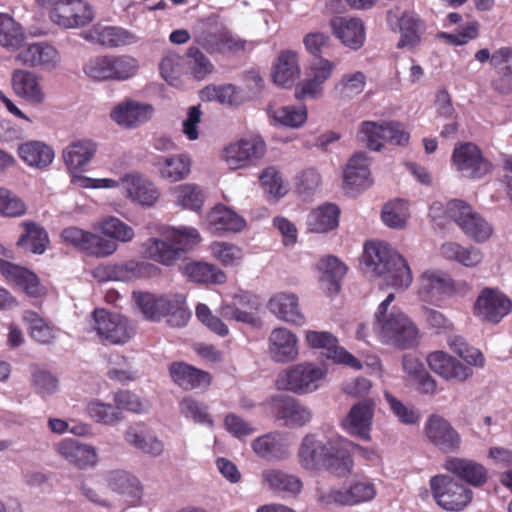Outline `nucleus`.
Instances as JSON below:
<instances>
[{"label":"nucleus","instance_id":"f257e3e1","mask_svg":"<svg viewBox=\"0 0 512 512\" xmlns=\"http://www.w3.org/2000/svg\"><path fill=\"white\" fill-rule=\"evenodd\" d=\"M159 234V237L146 239L140 248L143 258L163 266H172L201 241L200 233L194 227L163 226Z\"/></svg>","mask_w":512,"mask_h":512},{"label":"nucleus","instance_id":"f03ea898","mask_svg":"<svg viewBox=\"0 0 512 512\" xmlns=\"http://www.w3.org/2000/svg\"><path fill=\"white\" fill-rule=\"evenodd\" d=\"M301 466L306 470L326 469L340 477L349 475L354 466L352 456L342 444L331 441L323 442L314 435L303 438L298 450Z\"/></svg>","mask_w":512,"mask_h":512},{"label":"nucleus","instance_id":"7ed1b4c3","mask_svg":"<svg viewBox=\"0 0 512 512\" xmlns=\"http://www.w3.org/2000/svg\"><path fill=\"white\" fill-rule=\"evenodd\" d=\"M366 268L384 276L386 284L396 289H406L413 280L406 259L384 242H367L362 255Z\"/></svg>","mask_w":512,"mask_h":512},{"label":"nucleus","instance_id":"20e7f679","mask_svg":"<svg viewBox=\"0 0 512 512\" xmlns=\"http://www.w3.org/2000/svg\"><path fill=\"white\" fill-rule=\"evenodd\" d=\"M133 298L146 319L157 321L168 317L174 327H183L191 317L186 299L181 294L155 296L148 292H134Z\"/></svg>","mask_w":512,"mask_h":512},{"label":"nucleus","instance_id":"39448f33","mask_svg":"<svg viewBox=\"0 0 512 512\" xmlns=\"http://www.w3.org/2000/svg\"><path fill=\"white\" fill-rule=\"evenodd\" d=\"M266 152L264 139L260 135H251L225 145L219 152V158L229 170L236 171L257 166Z\"/></svg>","mask_w":512,"mask_h":512},{"label":"nucleus","instance_id":"423d86ee","mask_svg":"<svg viewBox=\"0 0 512 512\" xmlns=\"http://www.w3.org/2000/svg\"><path fill=\"white\" fill-rule=\"evenodd\" d=\"M327 375L324 367L310 362L290 366L277 377L280 389L304 395L316 391Z\"/></svg>","mask_w":512,"mask_h":512},{"label":"nucleus","instance_id":"0eeeda50","mask_svg":"<svg viewBox=\"0 0 512 512\" xmlns=\"http://www.w3.org/2000/svg\"><path fill=\"white\" fill-rule=\"evenodd\" d=\"M93 329L102 342L112 345H123L136 334L134 323L126 316L110 312L104 308H96L92 313Z\"/></svg>","mask_w":512,"mask_h":512},{"label":"nucleus","instance_id":"6e6552de","mask_svg":"<svg viewBox=\"0 0 512 512\" xmlns=\"http://www.w3.org/2000/svg\"><path fill=\"white\" fill-rule=\"evenodd\" d=\"M386 23L391 31L400 33L398 49L417 46L426 30L425 22L418 14L414 11H401L399 6L386 12Z\"/></svg>","mask_w":512,"mask_h":512},{"label":"nucleus","instance_id":"1a4fd4ad","mask_svg":"<svg viewBox=\"0 0 512 512\" xmlns=\"http://www.w3.org/2000/svg\"><path fill=\"white\" fill-rule=\"evenodd\" d=\"M379 326V338L382 343L392 344L401 349L411 348L416 344L418 330L403 313H390L375 319Z\"/></svg>","mask_w":512,"mask_h":512},{"label":"nucleus","instance_id":"9d476101","mask_svg":"<svg viewBox=\"0 0 512 512\" xmlns=\"http://www.w3.org/2000/svg\"><path fill=\"white\" fill-rule=\"evenodd\" d=\"M430 488L436 503L445 510H462L472 499L469 488L447 475L433 476L430 479Z\"/></svg>","mask_w":512,"mask_h":512},{"label":"nucleus","instance_id":"9b49d317","mask_svg":"<svg viewBox=\"0 0 512 512\" xmlns=\"http://www.w3.org/2000/svg\"><path fill=\"white\" fill-rule=\"evenodd\" d=\"M452 166L465 178L480 179L491 172L492 164L472 142L458 143L451 156Z\"/></svg>","mask_w":512,"mask_h":512},{"label":"nucleus","instance_id":"f8f14e48","mask_svg":"<svg viewBox=\"0 0 512 512\" xmlns=\"http://www.w3.org/2000/svg\"><path fill=\"white\" fill-rule=\"evenodd\" d=\"M451 219L458 224L463 232L477 242L487 241L493 229L491 225L479 214L473 212L472 207L462 200H451L447 206Z\"/></svg>","mask_w":512,"mask_h":512},{"label":"nucleus","instance_id":"ddd939ff","mask_svg":"<svg viewBox=\"0 0 512 512\" xmlns=\"http://www.w3.org/2000/svg\"><path fill=\"white\" fill-rule=\"evenodd\" d=\"M61 237L67 245L97 258L108 257L118 249L116 242L78 227L65 228Z\"/></svg>","mask_w":512,"mask_h":512},{"label":"nucleus","instance_id":"4468645a","mask_svg":"<svg viewBox=\"0 0 512 512\" xmlns=\"http://www.w3.org/2000/svg\"><path fill=\"white\" fill-rule=\"evenodd\" d=\"M305 340L309 347L312 349H321L322 354L334 363L343 364L355 370L362 368L360 360L346 349L339 346L337 337L331 332L309 330L305 333Z\"/></svg>","mask_w":512,"mask_h":512},{"label":"nucleus","instance_id":"2eb2a0df","mask_svg":"<svg viewBox=\"0 0 512 512\" xmlns=\"http://www.w3.org/2000/svg\"><path fill=\"white\" fill-rule=\"evenodd\" d=\"M50 18L65 28L85 26L94 19V10L83 0H62L53 5Z\"/></svg>","mask_w":512,"mask_h":512},{"label":"nucleus","instance_id":"dca6fc26","mask_svg":"<svg viewBox=\"0 0 512 512\" xmlns=\"http://www.w3.org/2000/svg\"><path fill=\"white\" fill-rule=\"evenodd\" d=\"M261 303L259 298L248 292H240L233 297L231 303L221 305L219 314L227 321H237L244 324L257 327L260 325V319L256 312Z\"/></svg>","mask_w":512,"mask_h":512},{"label":"nucleus","instance_id":"f3484780","mask_svg":"<svg viewBox=\"0 0 512 512\" xmlns=\"http://www.w3.org/2000/svg\"><path fill=\"white\" fill-rule=\"evenodd\" d=\"M424 432L429 442L442 452H455L460 448L461 437L459 433L445 418L437 414L428 417Z\"/></svg>","mask_w":512,"mask_h":512},{"label":"nucleus","instance_id":"a211bd4d","mask_svg":"<svg viewBox=\"0 0 512 512\" xmlns=\"http://www.w3.org/2000/svg\"><path fill=\"white\" fill-rule=\"evenodd\" d=\"M154 112V107L149 103L125 98L111 109L110 118L119 126L133 127L146 124Z\"/></svg>","mask_w":512,"mask_h":512},{"label":"nucleus","instance_id":"6ab92c4d","mask_svg":"<svg viewBox=\"0 0 512 512\" xmlns=\"http://www.w3.org/2000/svg\"><path fill=\"white\" fill-rule=\"evenodd\" d=\"M512 309L511 300L499 291L484 289L478 296L474 313L483 321L498 323Z\"/></svg>","mask_w":512,"mask_h":512},{"label":"nucleus","instance_id":"aec40b11","mask_svg":"<svg viewBox=\"0 0 512 512\" xmlns=\"http://www.w3.org/2000/svg\"><path fill=\"white\" fill-rule=\"evenodd\" d=\"M456 291L451 276L440 270H426L419 277V296L424 301L434 302Z\"/></svg>","mask_w":512,"mask_h":512},{"label":"nucleus","instance_id":"412c9836","mask_svg":"<svg viewBox=\"0 0 512 512\" xmlns=\"http://www.w3.org/2000/svg\"><path fill=\"white\" fill-rule=\"evenodd\" d=\"M105 481L108 488L121 495L128 505H140L143 486L136 476L125 470H113L106 475Z\"/></svg>","mask_w":512,"mask_h":512},{"label":"nucleus","instance_id":"4be33fe9","mask_svg":"<svg viewBox=\"0 0 512 512\" xmlns=\"http://www.w3.org/2000/svg\"><path fill=\"white\" fill-rule=\"evenodd\" d=\"M168 371L174 384L183 390L206 389L212 381V376L209 372L198 369L183 361L172 362L169 365Z\"/></svg>","mask_w":512,"mask_h":512},{"label":"nucleus","instance_id":"5701e85b","mask_svg":"<svg viewBox=\"0 0 512 512\" xmlns=\"http://www.w3.org/2000/svg\"><path fill=\"white\" fill-rule=\"evenodd\" d=\"M57 453L78 469L94 467L98 462L96 449L76 439L66 438L57 443Z\"/></svg>","mask_w":512,"mask_h":512},{"label":"nucleus","instance_id":"b1692460","mask_svg":"<svg viewBox=\"0 0 512 512\" xmlns=\"http://www.w3.org/2000/svg\"><path fill=\"white\" fill-rule=\"evenodd\" d=\"M297 337L289 329L278 327L271 331L268 338V351L273 361L287 363L298 356Z\"/></svg>","mask_w":512,"mask_h":512},{"label":"nucleus","instance_id":"393cba45","mask_svg":"<svg viewBox=\"0 0 512 512\" xmlns=\"http://www.w3.org/2000/svg\"><path fill=\"white\" fill-rule=\"evenodd\" d=\"M271 410L276 418L287 426H304L312 418L311 411L298 400L289 396H277L271 401Z\"/></svg>","mask_w":512,"mask_h":512},{"label":"nucleus","instance_id":"a878e982","mask_svg":"<svg viewBox=\"0 0 512 512\" xmlns=\"http://www.w3.org/2000/svg\"><path fill=\"white\" fill-rule=\"evenodd\" d=\"M334 36L353 50L361 48L365 42V27L361 19L335 16L330 20Z\"/></svg>","mask_w":512,"mask_h":512},{"label":"nucleus","instance_id":"bb28decb","mask_svg":"<svg viewBox=\"0 0 512 512\" xmlns=\"http://www.w3.org/2000/svg\"><path fill=\"white\" fill-rule=\"evenodd\" d=\"M427 363L432 371L445 379L465 381L473 371L444 351H434L427 356Z\"/></svg>","mask_w":512,"mask_h":512},{"label":"nucleus","instance_id":"cd10ccee","mask_svg":"<svg viewBox=\"0 0 512 512\" xmlns=\"http://www.w3.org/2000/svg\"><path fill=\"white\" fill-rule=\"evenodd\" d=\"M16 59L26 66H39L51 70L60 62V55L52 45L41 42L23 47L18 52Z\"/></svg>","mask_w":512,"mask_h":512},{"label":"nucleus","instance_id":"c85d7f7f","mask_svg":"<svg viewBox=\"0 0 512 512\" xmlns=\"http://www.w3.org/2000/svg\"><path fill=\"white\" fill-rule=\"evenodd\" d=\"M0 273L7 281L22 288L27 295L38 297L41 294L39 278L31 270L0 259Z\"/></svg>","mask_w":512,"mask_h":512},{"label":"nucleus","instance_id":"c756f323","mask_svg":"<svg viewBox=\"0 0 512 512\" xmlns=\"http://www.w3.org/2000/svg\"><path fill=\"white\" fill-rule=\"evenodd\" d=\"M267 307L271 313L285 322L295 325L305 323V317L299 307L298 297L293 293L279 292L275 294L269 299Z\"/></svg>","mask_w":512,"mask_h":512},{"label":"nucleus","instance_id":"7c9ffc66","mask_svg":"<svg viewBox=\"0 0 512 512\" xmlns=\"http://www.w3.org/2000/svg\"><path fill=\"white\" fill-rule=\"evenodd\" d=\"M128 197L142 206L150 207L156 203L160 193L157 187L138 173L127 174L122 178Z\"/></svg>","mask_w":512,"mask_h":512},{"label":"nucleus","instance_id":"2f4dec72","mask_svg":"<svg viewBox=\"0 0 512 512\" xmlns=\"http://www.w3.org/2000/svg\"><path fill=\"white\" fill-rule=\"evenodd\" d=\"M210 229L218 234L237 233L246 227L245 219L224 204L215 205L207 215Z\"/></svg>","mask_w":512,"mask_h":512},{"label":"nucleus","instance_id":"473e14b6","mask_svg":"<svg viewBox=\"0 0 512 512\" xmlns=\"http://www.w3.org/2000/svg\"><path fill=\"white\" fill-rule=\"evenodd\" d=\"M376 495L374 484L367 480H359L352 483L349 488L333 489L329 493L330 501L339 505H356L372 500Z\"/></svg>","mask_w":512,"mask_h":512},{"label":"nucleus","instance_id":"72a5a7b5","mask_svg":"<svg viewBox=\"0 0 512 512\" xmlns=\"http://www.w3.org/2000/svg\"><path fill=\"white\" fill-rule=\"evenodd\" d=\"M12 88L16 95L32 104H41L45 93L38 76L30 71L17 69L12 73Z\"/></svg>","mask_w":512,"mask_h":512},{"label":"nucleus","instance_id":"f704fd0d","mask_svg":"<svg viewBox=\"0 0 512 512\" xmlns=\"http://www.w3.org/2000/svg\"><path fill=\"white\" fill-rule=\"evenodd\" d=\"M357 140L372 151H380L385 145L400 146L408 143L406 130H358Z\"/></svg>","mask_w":512,"mask_h":512},{"label":"nucleus","instance_id":"c9c22d12","mask_svg":"<svg viewBox=\"0 0 512 512\" xmlns=\"http://www.w3.org/2000/svg\"><path fill=\"white\" fill-rule=\"evenodd\" d=\"M340 213V208L329 202L312 209L306 218L307 230L312 233H327L336 229Z\"/></svg>","mask_w":512,"mask_h":512},{"label":"nucleus","instance_id":"e433bc0d","mask_svg":"<svg viewBox=\"0 0 512 512\" xmlns=\"http://www.w3.org/2000/svg\"><path fill=\"white\" fill-rule=\"evenodd\" d=\"M290 443L280 433H268L252 442L254 452L267 460H282L289 454Z\"/></svg>","mask_w":512,"mask_h":512},{"label":"nucleus","instance_id":"4c0bfd02","mask_svg":"<svg viewBox=\"0 0 512 512\" xmlns=\"http://www.w3.org/2000/svg\"><path fill=\"white\" fill-rule=\"evenodd\" d=\"M373 411L374 402L371 399H365L355 404L346 417V425L350 434L368 440Z\"/></svg>","mask_w":512,"mask_h":512},{"label":"nucleus","instance_id":"58836bf2","mask_svg":"<svg viewBox=\"0 0 512 512\" xmlns=\"http://www.w3.org/2000/svg\"><path fill=\"white\" fill-rule=\"evenodd\" d=\"M444 468L474 486H480L487 480L485 467L473 460L450 457L446 460Z\"/></svg>","mask_w":512,"mask_h":512},{"label":"nucleus","instance_id":"ea45409f","mask_svg":"<svg viewBox=\"0 0 512 512\" xmlns=\"http://www.w3.org/2000/svg\"><path fill=\"white\" fill-rule=\"evenodd\" d=\"M86 38L110 48L130 45L137 41L132 32L117 26H95Z\"/></svg>","mask_w":512,"mask_h":512},{"label":"nucleus","instance_id":"a19ab883","mask_svg":"<svg viewBox=\"0 0 512 512\" xmlns=\"http://www.w3.org/2000/svg\"><path fill=\"white\" fill-rule=\"evenodd\" d=\"M344 183L356 190L370 186V170L365 153L356 152L349 159L344 170Z\"/></svg>","mask_w":512,"mask_h":512},{"label":"nucleus","instance_id":"79ce46f5","mask_svg":"<svg viewBox=\"0 0 512 512\" xmlns=\"http://www.w3.org/2000/svg\"><path fill=\"white\" fill-rule=\"evenodd\" d=\"M262 478L271 490L289 497L297 496L303 487L300 478L279 469L264 470Z\"/></svg>","mask_w":512,"mask_h":512},{"label":"nucleus","instance_id":"37998d69","mask_svg":"<svg viewBox=\"0 0 512 512\" xmlns=\"http://www.w3.org/2000/svg\"><path fill=\"white\" fill-rule=\"evenodd\" d=\"M299 75L300 68L297 54L290 50L281 52L273 67L274 83L282 87H291L299 78Z\"/></svg>","mask_w":512,"mask_h":512},{"label":"nucleus","instance_id":"c03bdc74","mask_svg":"<svg viewBox=\"0 0 512 512\" xmlns=\"http://www.w3.org/2000/svg\"><path fill=\"white\" fill-rule=\"evenodd\" d=\"M96 144L91 140H78L68 145L62 153L65 165L69 171L81 170L94 157Z\"/></svg>","mask_w":512,"mask_h":512},{"label":"nucleus","instance_id":"a18cd8bd","mask_svg":"<svg viewBox=\"0 0 512 512\" xmlns=\"http://www.w3.org/2000/svg\"><path fill=\"white\" fill-rule=\"evenodd\" d=\"M24 232L17 241V246L34 254H42L49 243L46 230L34 221H23Z\"/></svg>","mask_w":512,"mask_h":512},{"label":"nucleus","instance_id":"49530a36","mask_svg":"<svg viewBox=\"0 0 512 512\" xmlns=\"http://www.w3.org/2000/svg\"><path fill=\"white\" fill-rule=\"evenodd\" d=\"M19 157L29 166L39 169L49 166L54 159L53 149L40 141H28L18 147Z\"/></svg>","mask_w":512,"mask_h":512},{"label":"nucleus","instance_id":"de8ad7c7","mask_svg":"<svg viewBox=\"0 0 512 512\" xmlns=\"http://www.w3.org/2000/svg\"><path fill=\"white\" fill-rule=\"evenodd\" d=\"M183 273L196 283L223 284L226 274L216 265L206 262H189L183 267Z\"/></svg>","mask_w":512,"mask_h":512},{"label":"nucleus","instance_id":"09e8293b","mask_svg":"<svg viewBox=\"0 0 512 512\" xmlns=\"http://www.w3.org/2000/svg\"><path fill=\"white\" fill-rule=\"evenodd\" d=\"M171 194L178 206L195 212L202 210L206 198L203 189L194 183L177 185L171 189Z\"/></svg>","mask_w":512,"mask_h":512},{"label":"nucleus","instance_id":"8fccbe9b","mask_svg":"<svg viewBox=\"0 0 512 512\" xmlns=\"http://www.w3.org/2000/svg\"><path fill=\"white\" fill-rule=\"evenodd\" d=\"M191 164V159L186 154L159 157L157 161L161 177L171 182L185 179L190 174Z\"/></svg>","mask_w":512,"mask_h":512},{"label":"nucleus","instance_id":"3c124183","mask_svg":"<svg viewBox=\"0 0 512 512\" xmlns=\"http://www.w3.org/2000/svg\"><path fill=\"white\" fill-rule=\"evenodd\" d=\"M319 270L322 271L323 282L327 283V289L332 294L340 291V282L347 273V266L335 256H326L318 263Z\"/></svg>","mask_w":512,"mask_h":512},{"label":"nucleus","instance_id":"603ef678","mask_svg":"<svg viewBox=\"0 0 512 512\" xmlns=\"http://www.w3.org/2000/svg\"><path fill=\"white\" fill-rule=\"evenodd\" d=\"M441 255L447 260L456 261L466 267H474L478 265L483 255L477 248H465L455 242H447L441 245Z\"/></svg>","mask_w":512,"mask_h":512},{"label":"nucleus","instance_id":"864d4df0","mask_svg":"<svg viewBox=\"0 0 512 512\" xmlns=\"http://www.w3.org/2000/svg\"><path fill=\"white\" fill-rule=\"evenodd\" d=\"M102 234L114 242L129 243L135 237L134 229L115 216L103 218L98 223Z\"/></svg>","mask_w":512,"mask_h":512},{"label":"nucleus","instance_id":"5fc2aeb1","mask_svg":"<svg viewBox=\"0 0 512 512\" xmlns=\"http://www.w3.org/2000/svg\"><path fill=\"white\" fill-rule=\"evenodd\" d=\"M24 322L28 325L30 337L40 344H50L55 339L54 329L37 313L25 311Z\"/></svg>","mask_w":512,"mask_h":512},{"label":"nucleus","instance_id":"6e6d98bb","mask_svg":"<svg viewBox=\"0 0 512 512\" xmlns=\"http://www.w3.org/2000/svg\"><path fill=\"white\" fill-rule=\"evenodd\" d=\"M91 419L105 425H115L123 420V413L115 406L100 400H92L86 407Z\"/></svg>","mask_w":512,"mask_h":512},{"label":"nucleus","instance_id":"4d7b16f0","mask_svg":"<svg viewBox=\"0 0 512 512\" xmlns=\"http://www.w3.org/2000/svg\"><path fill=\"white\" fill-rule=\"evenodd\" d=\"M110 80L125 81L136 75L137 59L129 55H109Z\"/></svg>","mask_w":512,"mask_h":512},{"label":"nucleus","instance_id":"13d9d810","mask_svg":"<svg viewBox=\"0 0 512 512\" xmlns=\"http://www.w3.org/2000/svg\"><path fill=\"white\" fill-rule=\"evenodd\" d=\"M22 27L8 14H0V44L17 49L24 41Z\"/></svg>","mask_w":512,"mask_h":512},{"label":"nucleus","instance_id":"bf43d9fd","mask_svg":"<svg viewBox=\"0 0 512 512\" xmlns=\"http://www.w3.org/2000/svg\"><path fill=\"white\" fill-rule=\"evenodd\" d=\"M270 116L276 124H281L290 128H298L305 123L307 119V109L305 106L296 108L294 106H283L269 109Z\"/></svg>","mask_w":512,"mask_h":512},{"label":"nucleus","instance_id":"052dcab7","mask_svg":"<svg viewBox=\"0 0 512 512\" xmlns=\"http://www.w3.org/2000/svg\"><path fill=\"white\" fill-rule=\"evenodd\" d=\"M186 57L189 72L195 79L203 80L214 71L213 63L199 47H189Z\"/></svg>","mask_w":512,"mask_h":512},{"label":"nucleus","instance_id":"680f3d73","mask_svg":"<svg viewBox=\"0 0 512 512\" xmlns=\"http://www.w3.org/2000/svg\"><path fill=\"white\" fill-rule=\"evenodd\" d=\"M179 410L182 415L196 423L213 426L207 405L192 396H186L179 402Z\"/></svg>","mask_w":512,"mask_h":512},{"label":"nucleus","instance_id":"e2e57ef3","mask_svg":"<svg viewBox=\"0 0 512 512\" xmlns=\"http://www.w3.org/2000/svg\"><path fill=\"white\" fill-rule=\"evenodd\" d=\"M366 85V76L363 72L357 71L342 76L335 86V91L340 99L348 100L362 93Z\"/></svg>","mask_w":512,"mask_h":512},{"label":"nucleus","instance_id":"0e129e2a","mask_svg":"<svg viewBox=\"0 0 512 512\" xmlns=\"http://www.w3.org/2000/svg\"><path fill=\"white\" fill-rule=\"evenodd\" d=\"M404 367L417 381V390L421 394L433 395L437 389L435 379L425 370L422 364L414 360L404 359Z\"/></svg>","mask_w":512,"mask_h":512},{"label":"nucleus","instance_id":"69168bd1","mask_svg":"<svg viewBox=\"0 0 512 512\" xmlns=\"http://www.w3.org/2000/svg\"><path fill=\"white\" fill-rule=\"evenodd\" d=\"M381 217L391 228L404 227L408 218V203L401 199L388 202L382 209Z\"/></svg>","mask_w":512,"mask_h":512},{"label":"nucleus","instance_id":"338daca9","mask_svg":"<svg viewBox=\"0 0 512 512\" xmlns=\"http://www.w3.org/2000/svg\"><path fill=\"white\" fill-rule=\"evenodd\" d=\"M215 97L220 103L238 106L245 100L243 92L233 84H226L220 87H206L202 91V97Z\"/></svg>","mask_w":512,"mask_h":512},{"label":"nucleus","instance_id":"774afa93","mask_svg":"<svg viewBox=\"0 0 512 512\" xmlns=\"http://www.w3.org/2000/svg\"><path fill=\"white\" fill-rule=\"evenodd\" d=\"M384 397L390 411L399 420V422L405 425H414L419 422L420 414L413 407L405 405L388 391L384 392Z\"/></svg>","mask_w":512,"mask_h":512}]
</instances>
